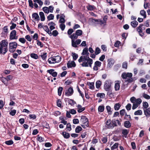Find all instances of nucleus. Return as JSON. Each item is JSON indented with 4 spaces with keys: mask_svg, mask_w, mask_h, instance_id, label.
Masks as SVG:
<instances>
[{
    "mask_svg": "<svg viewBox=\"0 0 150 150\" xmlns=\"http://www.w3.org/2000/svg\"><path fill=\"white\" fill-rule=\"evenodd\" d=\"M59 27L62 31L64 30L65 27V25L64 24H61L59 25Z\"/></svg>",
    "mask_w": 150,
    "mask_h": 150,
    "instance_id": "nucleus-64",
    "label": "nucleus"
},
{
    "mask_svg": "<svg viewBox=\"0 0 150 150\" xmlns=\"http://www.w3.org/2000/svg\"><path fill=\"white\" fill-rule=\"evenodd\" d=\"M30 56L31 58L35 59H37L38 58V55L35 53H33L30 54Z\"/></svg>",
    "mask_w": 150,
    "mask_h": 150,
    "instance_id": "nucleus-38",
    "label": "nucleus"
},
{
    "mask_svg": "<svg viewBox=\"0 0 150 150\" xmlns=\"http://www.w3.org/2000/svg\"><path fill=\"white\" fill-rule=\"evenodd\" d=\"M8 42L6 40H2L0 42V54L2 53L3 50V54H5L8 51Z\"/></svg>",
    "mask_w": 150,
    "mask_h": 150,
    "instance_id": "nucleus-1",
    "label": "nucleus"
},
{
    "mask_svg": "<svg viewBox=\"0 0 150 150\" xmlns=\"http://www.w3.org/2000/svg\"><path fill=\"white\" fill-rule=\"evenodd\" d=\"M80 122L83 124H86V127H88L89 126L88 120V118L85 116H82L80 120Z\"/></svg>",
    "mask_w": 150,
    "mask_h": 150,
    "instance_id": "nucleus-5",
    "label": "nucleus"
},
{
    "mask_svg": "<svg viewBox=\"0 0 150 150\" xmlns=\"http://www.w3.org/2000/svg\"><path fill=\"white\" fill-rule=\"evenodd\" d=\"M119 144L118 143H115L111 147V150H113L116 149L118 147Z\"/></svg>",
    "mask_w": 150,
    "mask_h": 150,
    "instance_id": "nucleus-44",
    "label": "nucleus"
},
{
    "mask_svg": "<svg viewBox=\"0 0 150 150\" xmlns=\"http://www.w3.org/2000/svg\"><path fill=\"white\" fill-rule=\"evenodd\" d=\"M3 32L2 33L4 34H7L8 33V29L7 28V26H4L3 28Z\"/></svg>",
    "mask_w": 150,
    "mask_h": 150,
    "instance_id": "nucleus-41",
    "label": "nucleus"
},
{
    "mask_svg": "<svg viewBox=\"0 0 150 150\" xmlns=\"http://www.w3.org/2000/svg\"><path fill=\"white\" fill-rule=\"evenodd\" d=\"M100 52V49L98 47H96L95 52V54L97 55L99 54Z\"/></svg>",
    "mask_w": 150,
    "mask_h": 150,
    "instance_id": "nucleus-45",
    "label": "nucleus"
},
{
    "mask_svg": "<svg viewBox=\"0 0 150 150\" xmlns=\"http://www.w3.org/2000/svg\"><path fill=\"white\" fill-rule=\"evenodd\" d=\"M125 112V109H123L120 111V115L121 116H123Z\"/></svg>",
    "mask_w": 150,
    "mask_h": 150,
    "instance_id": "nucleus-56",
    "label": "nucleus"
},
{
    "mask_svg": "<svg viewBox=\"0 0 150 150\" xmlns=\"http://www.w3.org/2000/svg\"><path fill=\"white\" fill-rule=\"evenodd\" d=\"M16 113V110H11L9 112V114L12 116H14Z\"/></svg>",
    "mask_w": 150,
    "mask_h": 150,
    "instance_id": "nucleus-52",
    "label": "nucleus"
},
{
    "mask_svg": "<svg viewBox=\"0 0 150 150\" xmlns=\"http://www.w3.org/2000/svg\"><path fill=\"white\" fill-rule=\"evenodd\" d=\"M13 142L12 140H10L8 141H6L5 142V143L8 145H11L12 144Z\"/></svg>",
    "mask_w": 150,
    "mask_h": 150,
    "instance_id": "nucleus-46",
    "label": "nucleus"
},
{
    "mask_svg": "<svg viewBox=\"0 0 150 150\" xmlns=\"http://www.w3.org/2000/svg\"><path fill=\"white\" fill-rule=\"evenodd\" d=\"M112 82L110 80H106L104 82V88L106 91H110L111 89Z\"/></svg>",
    "mask_w": 150,
    "mask_h": 150,
    "instance_id": "nucleus-3",
    "label": "nucleus"
},
{
    "mask_svg": "<svg viewBox=\"0 0 150 150\" xmlns=\"http://www.w3.org/2000/svg\"><path fill=\"white\" fill-rule=\"evenodd\" d=\"M63 88L62 87H59L58 89V95L60 96H61Z\"/></svg>",
    "mask_w": 150,
    "mask_h": 150,
    "instance_id": "nucleus-36",
    "label": "nucleus"
},
{
    "mask_svg": "<svg viewBox=\"0 0 150 150\" xmlns=\"http://www.w3.org/2000/svg\"><path fill=\"white\" fill-rule=\"evenodd\" d=\"M121 65L120 64L115 65L114 67V71H117V70L120 67Z\"/></svg>",
    "mask_w": 150,
    "mask_h": 150,
    "instance_id": "nucleus-48",
    "label": "nucleus"
},
{
    "mask_svg": "<svg viewBox=\"0 0 150 150\" xmlns=\"http://www.w3.org/2000/svg\"><path fill=\"white\" fill-rule=\"evenodd\" d=\"M129 132V130L127 129H123L122 130V134L125 136V138L127 137Z\"/></svg>",
    "mask_w": 150,
    "mask_h": 150,
    "instance_id": "nucleus-19",
    "label": "nucleus"
},
{
    "mask_svg": "<svg viewBox=\"0 0 150 150\" xmlns=\"http://www.w3.org/2000/svg\"><path fill=\"white\" fill-rule=\"evenodd\" d=\"M74 32V30L72 28L69 29L67 31V34L68 35H71Z\"/></svg>",
    "mask_w": 150,
    "mask_h": 150,
    "instance_id": "nucleus-61",
    "label": "nucleus"
},
{
    "mask_svg": "<svg viewBox=\"0 0 150 150\" xmlns=\"http://www.w3.org/2000/svg\"><path fill=\"white\" fill-rule=\"evenodd\" d=\"M108 64L109 65V67H110L114 63V60L112 59H108Z\"/></svg>",
    "mask_w": 150,
    "mask_h": 150,
    "instance_id": "nucleus-35",
    "label": "nucleus"
},
{
    "mask_svg": "<svg viewBox=\"0 0 150 150\" xmlns=\"http://www.w3.org/2000/svg\"><path fill=\"white\" fill-rule=\"evenodd\" d=\"M58 34V33L57 30H54L52 31V35L54 37H56Z\"/></svg>",
    "mask_w": 150,
    "mask_h": 150,
    "instance_id": "nucleus-63",
    "label": "nucleus"
},
{
    "mask_svg": "<svg viewBox=\"0 0 150 150\" xmlns=\"http://www.w3.org/2000/svg\"><path fill=\"white\" fill-rule=\"evenodd\" d=\"M149 104L147 102H143V110L144 109H147L148 108Z\"/></svg>",
    "mask_w": 150,
    "mask_h": 150,
    "instance_id": "nucleus-32",
    "label": "nucleus"
},
{
    "mask_svg": "<svg viewBox=\"0 0 150 150\" xmlns=\"http://www.w3.org/2000/svg\"><path fill=\"white\" fill-rule=\"evenodd\" d=\"M126 109L129 111L130 110L131 108V105L130 103H128L125 106Z\"/></svg>",
    "mask_w": 150,
    "mask_h": 150,
    "instance_id": "nucleus-53",
    "label": "nucleus"
},
{
    "mask_svg": "<svg viewBox=\"0 0 150 150\" xmlns=\"http://www.w3.org/2000/svg\"><path fill=\"white\" fill-rule=\"evenodd\" d=\"M71 55L73 57V59L75 60L77 59L78 57V54L74 52H72Z\"/></svg>",
    "mask_w": 150,
    "mask_h": 150,
    "instance_id": "nucleus-30",
    "label": "nucleus"
},
{
    "mask_svg": "<svg viewBox=\"0 0 150 150\" xmlns=\"http://www.w3.org/2000/svg\"><path fill=\"white\" fill-rule=\"evenodd\" d=\"M13 76L11 75H8L7 76L6 78H5L4 79H6L7 81H8L11 80L13 78Z\"/></svg>",
    "mask_w": 150,
    "mask_h": 150,
    "instance_id": "nucleus-59",
    "label": "nucleus"
},
{
    "mask_svg": "<svg viewBox=\"0 0 150 150\" xmlns=\"http://www.w3.org/2000/svg\"><path fill=\"white\" fill-rule=\"evenodd\" d=\"M140 14L141 15L144 16V18H146V12L144 10H141L140 11Z\"/></svg>",
    "mask_w": 150,
    "mask_h": 150,
    "instance_id": "nucleus-28",
    "label": "nucleus"
},
{
    "mask_svg": "<svg viewBox=\"0 0 150 150\" xmlns=\"http://www.w3.org/2000/svg\"><path fill=\"white\" fill-rule=\"evenodd\" d=\"M87 9L89 11H93L94 10L95 8L94 6L88 5L86 7Z\"/></svg>",
    "mask_w": 150,
    "mask_h": 150,
    "instance_id": "nucleus-22",
    "label": "nucleus"
},
{
    "mask_svg": "<svg viewBox=\"0 0 150 150\" xmlns=\"http://www.w3.org/2000/svg\"><path fill=\"white\" fill-rule=\"evenodd\" d=\"M142 114V110H138L134 112V115H141Z\"/></svg>",
    "mask_w": 150,
    "mask_h": 150,
    "instance_id": "nucleus-31",
    "label": "nucleus"
},
{
    "mask_svg": "<svg viewBox=\"0 0 150 150\" xmlns=\"http://www.w3.org/2000/svg\"><path fill=\"white\" fill-rule=\"evenodd\" d=\"M67 128L68 129V130L69 131H70L71 130V126L70 123L67 124Z\"/></svg>",
    "mask_w": 150,
    "mask_h": 150,
    "instance_id": "nucleus-54",
    "label": "nucleus"
},
{
    "mask_svg": "<svg viewBox=\"0 0 150 150\" xmlns=\"http://www.w3.org/2000/svg\"><path fill=\"white\" fill-rule=\"evenodd\" d=\"M9 51L11 53H13L16 51L17 44L15 42H12L9 43Z\"/></svg>",
    "mask_w": 150,
    "mask_h": 150,
    "instance_id": "nucleus-2",
    "label": "nucleus"
},
{
    "mask_svg": "<svg viewBox=\"0 0 150 150\" xmlns=\"http://www.w3.org/2000/svg\"><path fill=\"white\" fill-rule=\"evenodd\" d=\"M48 62L50 64H54L56 63L54 57L49 58L48 59Z\"/></svg>",
    "mask_w": 150,
    "mask_h": 150,
    "instance_id": "nucleus-16",
    "label": "nucleus"
},
{
    "mask_svg": "<svg viewBox=\"0 0 150 150\" xmlns=\"http://www.w3.org/2000/svg\"><path fill=\"white\" fill-rule=\"evenodd\" d=\"M75 33L78 36H80L82 34L83 32L81 30H76Z\"/></svg>",
    "mask_w": 150,
    "mask_h": 150,
    "instance_id": "nucleus-33",
    "label": "nucleus"
},
{
    "mask_svg": "<svg viewBox=\"0 0 150 150\" xmlns=\"http://www.w3.org/2000/svg\"><path fill=\"white\" fill-rule=\"evenodd\" d=\"M83 59V61L85 60L87 61V62L88 63L89 66L91 67V65L93 62V60L89 58V57H88V59H87L86 57L84 56Z\"/></svg>",
    "mask_w": 150,
    "mask_h": 150,
    "instance_id": "nucleus-7",
    "label": "nucleus"
},
{
    "mask_svg": "<svg viewBox=\"0 0 150 150\" xmlns=\"http://www.w3.org/2000/svg\"><path fill=\"white\" fill-rule=\"evenodd\" d=\"M33 18H34V20L39 21L40 19L39 16L37 13H34L32 14Z\"/></svg>",
    "mask_w": 150,
    "mask_h": 150,
    "instance_id": "nucleus-14",
    "label": "nucleus"
},
{
    "mask_svg": "<svg viewBox=\"0 0 150 150\" xmlns=\"http://www.w3.org/2000/svg\"><path fill=\"white\" fill-rule=\"evenodd\" d=\"M102 82L100 80L97 81L96 83V87L97 88H99L101 86Z\"/></svg>",
    "mask_w": 150,
    "mask_h": 150,
    "instance_id": "nucleus-26",
    "label": "nucleus"
},
{
    "mask_svg": "<svg viewBox=\"0 0 150 150\" xmlns=\"http://www.w3.org/2000/svg\"><path fill=\"white\" fill-rule=\"evenodd\" d=\"M142 102V100L140 98H138L136 99L135 102V103H136L138 105H140Z\"/></svg>",
    "mask_w": 150,
    "mask_h": 150,
    "instance_id": "nucleus-50",
    "label": "nucleus"
},
{
    "mask_svg": "<svg viewBox=\"0 0 150 150\" xmlns=\"http://www.w3.org/2000/svg\"><path fill=\"white\" fill-rule=\"evenodd\" d=\"M90 19L91 20V21L93 22H98L97 24H100L101 25L104 24V25H106V22H104V21H103L102 20L100 19H94L93 18H90Z\"/></svg>",
    "mask_w": 150,
    "mask_h": 150,
    "instance_id": "nucleus-6",
    "label": "nucleus"
},
{
    "mask_svg": "<svg viewBox=\"0 0 150 150\" xmlns=\"http://www.w3.org/2000/svg\"><path fill=\"white\" fill-rule=\"evenodd\" d=\"M62 101L60 99H58L57 101V105L59 107H62Z\"/></svg>",
    "mask_w": 150,
    "mask_h": 150,
    "instance_id": "nucleus-43",
    "label": "nucleus"
},
{
    "mask_svg": "<svg viewBox=\"0 0 150 150\" xmlns=\"http://www.w3.org/2000/svg\"><path fill=\"white\" fill-rule=\"evenodd\" d=\"M55 59V62L58 63L61 61V58L59 56H54Z\"/></svg>",
    "mask_w": 150,
    "mask_h": 150,
    "instance_id": "nucleus-27",
    "label": "nucleus"
},
{
    "mask_svg": "<svg viewBox=\"0 0 150 150\" xmlns=\"http://www.w3.org/2000/svg\"><path fill=\"white\" fill-rule=\"evenodd\" d=\"M87 85L89 86V88L93 89L94 88V83L93 82H87Z\"/></svg>",
    "mask_w": 150,
    "mask_h": 150,
    "instance_id": "nucleus-21",
    "label": "nucleus"
},
{
    "mask_svg": "<svg viewBox=\"0 0 150 150\" xmlns=\"http://www.w3.org/2000/svg\"><path fill=\"white\" fill-rule=\"evenodd\" d=\"M60 19L59 20V22L61 23H63L65 22V20L64 17H62V16L60 17Z\"/></svg>",
    "mask_w": 150,
    "mask_h": 150,
    "instance_id": "nucleus-58",
    "label": "nucleus"
},
{
    "mask_svg": "<svg viewBox=\"0 0 150 150\" xmlns=\"http://www.w3.org/2000/svg\"><path fill=\"white\" fill-rule=\"evenodd\" d=\"M124 125L127 128H129L131 127L132 124L129 121H126L124 122Z\"/></svg>",
    "mask_w": 150,
    "mask_h": 150,
    "instance_id": "nucleus-12",
    "label": "nucleus"
},
{
    "mask_svg": "<svg viewBox=\"0 0 150 150\" xmlns=\"http://www.w3.org/2000/svg\"><path fill=\"white\" fill-rule=\"evenodd\" d=\"M104 109V106L103 105L99 106L98 108V111L100 112H102Z\"/></svg>",
    "mask_w": 150,
    "mask_h": 150,
    "instance_id": "nucleus-37",
    "label": "nucleus"
},
{
    "mask_svg": "<svg viewBox=\"0 0 150 150\" xmlns=\"http://www.w3.org/2000/svg\"><path fill=\"white\" fill-rule=\"evenodd\" d=\"M145 29V26L143 24H141L137 28V31L139 33L140 36L143 37L144 35V33L142 31V30H144Z\"/></svg>",
    "mask_w": 150,
    "mask_h": 150,
    "instance_id": "nucleus-4",
    "label": "nucleus"
},
{
    "mask_svg": "<svg viewBox=\"0 0 150 150\" xmlns=\"http://www.w3.org/2000/svg\"><path fill=\"white\" fill-rule=\"evenodd\" d=\"M101 64V63L100 61H96L94 64V65L98 67H100Z\"/></svg>",
    "mask_w": 150,
    "mask_h": 150,
    "instance_id": "nucleus-51",
    "label": "nucleus"
},
{
    "mask_svg": "<svg viewBox=\"0 0 150 150\" xmlns=\"http://www.w3.org/2000/svg\"><path fill=\"white\" fill-rule=\"evenodd\" d=\"M82 129L81 126H77L75 129V132L76 133H79Z\"/></svg>",
    "mask_w": 150,
    "mask_h": 150,
    "instance_id": "nucleus-25",
    "label": "nucleus"
},
{
    "mask_svg": "<svg viewBox=\"0 0 150 150\" xmlns=\"http://www.w3.org/2000/svg\"><path fill=\"white\" fill-rule=\"evenodd\" d=\"M121 106V105L119 103H117L115 104L114 106L115 110H118L120 108Z\"/></svg>",
    "mask_w": 150,
    "mask_h": 150,
    "instance_id": "nucleus-20",
    "label": "nucleus"
},
{
    "mask_svg": "<svg viewBox=\"0 0 150 150\" xmlns=\"http://www.w3.org/2000/svg\"><path fill=\"white\" fill-rule=\"evenodd\" d=\"M54 16L53 14H51L47 16V19L48 21L54 19Z\"/></svg>",
    "mask_w": 150,
    "mask_h": 150,
    "instance_id": "nucleus-47",
    "label": "nucleus"
},
{
    "mask_svg": "<svg viewBox=\"0 0 150 150\" xmlns=\"http://www.w3.org/2000/svg\"><path fill=\"white\" fill-rule=\"evenodd\" d=\"M127 63L125 62H124L122 64V67L123 68L127 69Z\"/></svg>",
    "mask_w": 150,
    "mask_h": 150,
    "instance_id": "nucleus-57",
    "label": "nucleus"
},
{
    "mask_svg": "<svg viewBox=\"0 0 150 150\" xmlns=\"http://www.w3.org/2000/svg\"><path fill=\"white\" fill-rule=\"evenodd\" d=\"M19 41L22 43H25L26 41L24 38H20L19 39Z\"/></svg>",
    "mask_w": 150,
    "mask_h": 150,
    "instance_id": "nucleus-62",
    "label": "nucleus"
},
{
    "mask_svg": "<svg viewBox=\"0 0 150 150\" xmlns=\"http://www.w3.org/2000/svg\"><path fill=\"white\" fill-rule=\"evenodd\" d=\"M144 113L145 115L147 117H149L150 116V108H148L147 109H144Z\"/></svg>",
    "mask_w": 150,
    "mask_h": 150,
    "instance_id": "nucleus-9",
    "label": "nucleus"
},
{
    "mask_svg": "<svg viewBox=\"0 0 150 150\" xmlns=\"http://www.w3.org/2000/svg\"><path fill=\"white\" fill-rule=\"evenodd\" d=\"M138 24V22L135 20L131 22V25L134 28L136 27L137 25Z\"/></svg>",
    "mask_w": 150,
    "mask_h": 150,
    "instance_id": "nucleus-17",
    "label": "nucleus"
},
{
    "mask_svg": "<svg viewBox=\"0 0 150 150\" xmlns=\"http://www.w3.org/2000/svg\"><path fill=\"white\" fill-rule=\"evenodd\" d=\"M88 49L87 48H84L81 54L83 55H84L86 54H88L89 53L88 51Z\"/></svg>",
    "mask_w": 150,
    "mask_h": 150,
    "instance_id": "nucleus-24",
    "label": "nucleus"
},
{
    "mask_svg": "<svg viewBox=\"0 0 150 150\" xmlns=\"http://www.w3.org/2000/svg\"><path fill=\"white\" fill-rule=\"evenodd\" d=\"M76 66V64L74 61H72L71 62H70L69 61L67 63V66L68 68L75 67Z\"/></svg>",
    "mask_w": 150,
    "mask_h": 150,
    "instance_id": "nucleus-11",
    "label": "nucleus"
},
{
    "mask_svg": "<svg viewBox=\"0 0 150 150\" xmlns=\"http://www.w3.org/2000/svg\"><path fill=\"white\" fill-rule=\"evenodd\" d=\"M39 15L40 17L41 21H44L45 20V18L44 13L42 12H40L39 13Z\"/></svg>",
    "mask_w": 150,
    "mask_h": 150,
    "instance_id": "nucleus-18",
    "label": "nucleus"
},
{
    "mask_svg": "<svg viewBox=\"0 0 150 150\" xmlns=\"http://www.w3.org/2000/svg\"><path fill=\"white\" fill-rule=\"evenodd\" d=\"M77 107L78 109L77 111L79 113L82 112V111L84 110L85 109V107L82 108L81 105L79 104L78 105Z\"/></svg>",
    "mask_w": 150,
    "mask_h": 150,
    "instance_id": "nucleus-13",
    "label": "nucleus"
},
{
    "mask_svg": "<svg viewBox=\"0 0 150 150\" xmlns=\"http://www.w3.org/2000/svg\"><path fill=\"white\" fill-rule=\"evenodd\" d=\"M82 66L83 67H88V63L85 61L82 64H81Z\"/></svg>",
    "mask_w": 150,
    "mask_h": 150,
    "instance_id": "nucleus-60",
    "label": "nucleus"
},
{
    "mask_svg": "<svg viewBox=\"0 0 150 150\" xmlns=\"http://www.w3.org/2000/svg\"><path fill=\"white\" fill-rule=\"evenodd\" d=\"M69 37L72 39L73 40V39H76L78 38V36H77V35L76 34V33H73L72 35H71Z\"/></svg>",
    "mask_w": 150,
    "mask_h": 150,
    "instance_id": "nucleus-29",
    "label": "nucleus"
},
{
    "mask_svg": "<svg viewBox=\"0 0 150 150\" xmlns=\"http://www.w3.org/2000/svg\"><path fill=\"white\" fill-rule=\"evenodd\" d=\"M16 35V30H12L10 33V39L13 40V38H14Z\"/></svg>",
    "mask_w": 150,
    "mask_h": 150,
    "instance_id": "nucleus-10",
    "label": "nucleus"
},
{
    "mask_svg": "<svg viewBox=\"0 0 150 150\" xmlns=\"http://www.w3.org/2000/svg\"><path fill=\"white\" fill-rule=\"evenodd\" d=\"M71 45L72 46L74 47H77V44L76 43V42H75L74 40H71Z\"/></svg>",
    "mask_w": 150,
    "mask_h": 150,
    "instance_id": "nucleus-49",
    "label": "nucleus"
},
{
    "mask_svg": "<svg viewBox=\"0 0 150 150\" xmlns=\"http://www.w3.org/2000/svg\"><path fill=\"white\" fill-rule=\"evenodd\" d=\"M62 134L64 138L68 139L70 137V135L69 133L66 132H62Z\"/></svg>",
    "mask_w": 150,
    "mask_h": 150,
    "instance_id": "nucleus-15",
    "label": "nucleus"
},
{
    "mask_svg": "<svg viewBox=\"0 0 150 150\" xmlns=\"http://www.w3.org/2000/svg\"><path fill=\"white\" fill-rule=\"evenodd\" d=\"M143 96L146 99H150V96L145 93H144L143 94Z\"/></svg>",
    "mask_w": 150,
    "mask_h": 150,
    "instance_id": "nucleus-55",
    "label": "nucleus"
},
{
    "mask_svg": "<svg viewBox=\"0 0 150 150\" xmlns=\"http://www.w3.org/2000/svg\"><path fill=\"white\" fill-rule=\"evenodd\" d=\"M68 102L69 103V104L71 105L72 106L74 105L75 103H76L73 100L70 99H68Z\"/></svg>",
    "mask_w": 150,
    "mask_h": 150,
    "instance_id": "nucleus-34",
    "label": "nucleus"
},
{
    "mask_svg": "<svg viewBox=\"0 0 150 150\" xmlns=\"http://www.w3.org/2000/svg\"><path fill=\"white\" fill-rule=\"evenodd\" d=\"M73 88L70 87L69 88L68 91L65 93V95L67 96H71L73 94Z\"/></svg>",
    "mask_w": 150,
    "mask_h": 150,
    "instance_id": "nucleus-8",
    "label": "nucleus"
},
{
    "mask_svg": "<svg viewBox=\"0 0 150 150\" xmlns=\"http://www.w3.org/2000/svg\"><path fill=\"white\" fill-rule=\"evenodd\" d=\"M97 97H100L101 98H103L105 97V94L104 93H98L97 94Z\"/></svg>",
    "mask_w": 150,
    "mask_h": 150,
    "instance_id": "nucleus-42",
    "label": "nucleus"
},
{
    "mask_svg": "<svg viewBox=\"0 0 150 150\" xmlns=\"http://www.w3.org/2000/svg\"><path fill=\"white\" fill-rule=\"evenodd\" d=\"M42 10L44 12L46 13H48L49 12V10L47 7H44L42 8Z\"/></svg>",
    "mask_w": 150,
    "mask_h": 150,
    "instance_id": "nucleus-40",
    "label": "nucleus"
},
{
    "mask_svg": "<svg viewBox=\"0 0 150 150\" xmlns=\"http://www.w3.org/2000/svg\"><path fill=\"white\" fill-rule=\"evenodd\" d=\"M107 111L109 115H111L112 113V111L111 110V108L109 106H107L106 107Z\"/></svg>",
    "mask_w": 150,
    "mask_h": 150,
    "instance_id": "nucleus-23",
    "label": "nucleus"
},
{
    "mask_svg": "<svg viewBox=\"0 0 150 150\" xmlns=\"http://www.w3.org/2000/svg\"><path fill=\"white\" fill-rule=\"evenodd\" d=\"M120 83H115V90L116 91H118L120 89Z\"/></svg>",
    "mask_w": 150,
    "mask_h": 150,
    "instance_id": "nucleus-39",
    "label": "nucleus"
}]
</instances>
